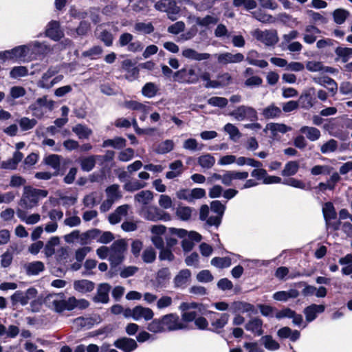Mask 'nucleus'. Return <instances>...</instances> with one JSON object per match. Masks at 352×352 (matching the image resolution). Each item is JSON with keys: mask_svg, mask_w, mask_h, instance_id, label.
<instances>
[{"mask_svg": "<svg viewBox=\"0 0 352 352\" xmlns=\"http://www.w3.org/2000/svg\"><path fill=\"white\" fill-rule=\"evenodd\" d=\"M45 303L50 309L57 313L66 310L72 311L75 308L84 309L89 305L85 299L78 300L74 296L65 299V295L62 293L49 294L45 299Z\"/></svg>", "mask_w": 352, "mask_h": 352, "instance_id": "f257e3e1", "label": "nucleus"}, {"mask_svg": "<svg viewBox=\"0 0 352 352\" xmlns=\"http://www.w3.org/2000/svg\"><path fill=\"white\" fill-rule=\"evenodd\" d=\"M48 195L45 190L36 189L31 186H25L19 205L25 209H32L36 207L39 201Z\"/></svg>", "mask_w": 352, "mask_h": 352, "instance_id": "f03ea898", "label": "nucleus"}, {"mask_svg": "<svg viewBox=\"0 0 352 352\" xmlns=\"http://www.w3.org/2000/svg\"><path fill=\"white\" fill-rule=\"evenodd\" d=\"M197 69H199L198 65L192 64L178 70L174 73V80L188 84L197 82L199 79V75L196 71Z\"/></svg>", "mask_w": 352, "mask_h": 352, "instance_id": "7ed1b4c3", "label": "nucleus"}, {"mask_svg": "<svg viewBox=\"0 0 352 352\" xmlns=\"http://www.w3.org/2000/svg\"><path fill=\"white\" fill-rule=\"evenodd\" d=\"M127 244L124 239L115 241L110 246V258L109 261L112 267L120 265L124 259Z\"/></svg>", "mask_w": 352, "mask_h": 352, "instance_id": "20e7f679", "label": "nucleus"}, {"mask_svg": "<svg viewBox=\"0 0 352 352\" xmlns=\"http://www.w3.org/2000/svg\"><path fill=\"white\" fill-rule=\"evenodd\" d=\"M59 71L60 67L58 66H51L49 67L47 72L42 75L41 79L37 82V86L42 89H49L52 88L63 78V75H58L52 78L54 76L57 74Z\"/></svg>", "mask_w": 352, "mask_h": 352, "instance_id": "39448f33", "label": "nucleus"}, {"mask_svg": "<svg viewBox=\"0 0 352 352\" xmlns=\"http://www.w3.org/2000/svg\"><path fill=\"white\" fill-rule=\"evenodd\" d=\"M142 217L151 221H168L171 219L170 215L159 209L156 206H144L141 210Z\"/></svg>", "mask_w": 352, "mask_h": 352, "instance_id": "423d86ee", "label": "nucleus"}, {"mask_svg": "<svg viewBox=\"0 0 352 352\" xmlns=\"http://www.w3.org/2000/svg\"><path fill=\"white\" fill-rule=\"evenodd\" d=\"M252 35L257 41L268 47L275 45L278 41V34L275 30H266L263 31L256 29L252 32Z\"/></svg>", "mask_w": 352, "mask_h": 352, "instance_id": "0eeeda50", "label": "nucleus"}, {"mask_svg": "<svg viewBox=\"0 0 352 352\" xmlns=\"http://www.w3.org/2000/svg\"><path fill=\"white\" fill-rule=\"evenodd\" d=\"M38 292L34 287H30L26 291H16L10 297V300L13 305L18 303L22 306L28 305L30 300L36 298Z\"/></svg>", "mask_w": 352, "mask_h": 352, "instance_id": "6e6552de", "label": "nucleus"}, {"mask_svg": "<svg viewBox=\"0 0 352 352\" xmlns=\"http://www.w3.org/2000/svg\"><path fill=\"white\" fill-rule=\"evenodd\" d=\"M230 116H233L238 121L248 120L254 122L258 120L256 111L253 107L245 105L238 107L230 113Z\"/></svg>", "mask_w": 352, "mask_h": 352, "instance_id": "1a4fd4ad", "label": "nucleus"}, {"mask_svg": "<svg viewBox=\"0 0 352 352\" xmlns=\"http://www.w3.org/2000/svg\"><path fill=\"white\" fill-rule=\"evenodd\" d=\"M25 146V142H19L15 144L16 151L14 153L12 157L8 160L3 161L1 164V168L3 169L15 170L18 164L21 162L23 158V154L20 150Z\"/></svg>", "mask_w": 352, "mask_h": 352, "instance_id": "9d476101", "label": "nucleus"}, {"mask_svg": "<svg viewBox=\"0 0 352 352\" xmlns=\"http://www.w3.org/2000/svg\"><path fill=\"white\" fill-rule=\"evenodd\" d=\"M161 318L165 331H176L186 328V325L182 322L177 314H166L163 316Z\"/></svg>", "mask_w": 352, "mask_h": 352, "instance_id": "9b49d317", "label": "nucleus"}, {"mask_svg": "<svg viewBox=\"0 0 352 352\" xmlns=\"http://www.w3.org/2000/svg\"><path fill=\"white\" fill-rule=\"evenodd\" d=\"M322 212L326 221L327 228H332L334 230H337L340 228V222L331 223V220L336 218V212L334 206L331 202H327L322 207Z\"/></svg>", "mask_w": 352, "mask_h": 352, "instance_id": "f8f14e48", "label": "nucleus"}, {"mask_svg": "<svg viewBox=\"0 0 352 352\" xmlns=\"http://www.w3.org/2000/svg\"><path fill=\"white\" fill-rule=\"evenodd\" d=\"M28 54L36 56L45 55L51 52L50 46L46 42L32 41L26 45Z\"/></svg>", "mask_w": 352, "mask_h": 352, "instance_id": "ddd939ff", "label": "nucleus"}, {"mask_svg": "<svg viewBox=\"0 0 352 352\" xmlns=\"http://www.w3.org/2000/svg\"><path fill=\"white\" fill-rule=\"evenodd\" d=\"M45 35L55 41H58L63 38L64 33L60 28L59 22L57 21H50L46 27Z\"/></svg>", "mask_w": 352, "mask_h": 352, "instance_id": "4468645a", "label": "nucleus"}, {"mask_svg": "<svg viewBox=\"0 0 352 352\" xmlns=\"http://www.w3.org/2000/svg\"><path fill=\"white\" fill-rule=\"evenodd\" d=\"M292 127L287 126L283 123H268L264 129V132L270 131V138L276 139L279 133L285 134L292 131Z\"/></svg>", "mask_w": 352, "mask_h": 352, "instance_id": "2eb2a0df", "label": "nucleus"}, {"mask_svg": "<svg viewBox=\"0 0 352 352\" xmlns=\"http://www.w3.org/2000/svg\"><path fill=\"white\" fill-rule=\"evenodd\" d=\"M243 60L244 56L241 53L232 54L230 52H224L217 55V61L221 65L239 63Z\"/></svg>", "mask_w": 352, "mask_h": 352, "instance_id": "dca6fc26", "label": "nucleus"}, {"mask_svg": "<svg viewBox=\"0 0 352 352\" xmlns=\"http://www.w3.org/2000/svg\"><path fill=\"white\" fill-rule=\"evenodd\" d=\"M231 309L235 314H248L249 316L256 314L254 306L245 302L236 301L231 305Z\"/></svg>", "mask_w": 352, "mask_h": 352, "instance_id": "f3484780", "label": "nucleus"}, {"mask_svg": "<svg viewBox=\"0 0 352 352\" xmlns=\"http://www.w3.org/2000/svg\"><path fill=\"white\" fill-rule=\"evenodd\" d=\"M182 55L189 60L201 61L208 60L210 58L208 53H199L197 50L192 48H185L182 50Z\"/></svg>", "mask_w": 352, "mask_h": 352, "instance_id": "a211bd4d", "label": "nucleus"}, {"mask_svg": "<svg viewBox=\"0 0 352 352\" xmlns=\"http://www.w3.org/2000/svg\"><path fill=\"white\" fill-rule=\"evenodd\" d=\"M169 231L172 234L177 235L180 238L186 237L188 239H190L192 242H199L201 240V236L199 233L194 231L188 232L184 229H179L175 228H169Z\"/></svg>", "mask_w": 352, "mask_h": 352, "instance_id": "6ab92c4d", "label": "nucleus"}, {"mask_svg": "<svg viewBox=\"0 0 352 352\" xmlns=\"http://www.w3.org/2000/svg\"><path fill=\"white\" fill-rule=\"evenodd\" d=\"M154 313L153 310L148 307H144L140 305L135 307L134 320L140 321L144 320L148 321L153 318Z\"/></svg>", "mask_w": 352, "mask_h": 352, "instance_id": "aec40b11", "label": "nucleus"}, {"mask_svg": "<svg viewBox=\"0 0 352 352\" xmlns=\"http://www.w3.org/2000/svg\"><path fill=\"white\" fill-rule=\"evenodd\" d=\"M114 344L124 352H131L138 347L135 340L129 338L118 339L115 342Z\"/></svg>", "mask_w": 352, "mask_h": 352, "instance_id": "412c9836", "label": "nucleus"}, {"mask_svg": "<svg viewBox=\"0 0 352 352\" xmlns=\"http://www.w3.org/2000/svg\"><path fill=\"white\" fill-rule=\"evenodd\" d=\"M324 309L325 307L322 305L312 304L307 307L304 309L306 320L308 322H312L316 318L317 314L322 313L324 311Z\"/></svg>", "mask_w": 352, "mask_h": 352, "instance_id": "4be33fe9", "label": "nucleus"}, {"mask_svg": "<svg viewBox=\"0 0 352 352\" xmlns=\"http://www.w3.org/2000/svg\"><path fill=\"white\" fill-rule=\"evenodd\" d=\"M111 286L107 283L100 284L97 290V294L94 298V300L96 302L107 303L109 301V293Z\"/></svg>", "mask_w": 352, "mask_h": 352, "instance_id": "5701e85b", "label": "nucleus"}, {"mask_svg": "<svg viewBox=\"0 0 352 352\" xmlns=\"http://www.w3.org/2000/svg\"><path fill=\"white\" fill-rule=\"evenodd\" d=\"M7 54H11L12 61H25L27 60L28 52L25 45L16 47L10 50V52H8Z\"/></svg>", "mask_w": 352, "mask_h": 352, "instance_id": "b1692460", "label": "nucleus"}, {"mask_svg": "<svg viewBox=\"0 0 352 352\" xmlns=\"http://www.w3.org/2000/svg\"><path fill=\"white\" fill-rule=\"evenodd\" d=\"M247 331L252 332L256 336H261L263 333V322L258 318L250 320L245 326Z\"/></svg>", "mask_w": 352, "mask_h": 352, "instance_id": "393cba45", "label": "nucleus"}, {"mask_svg": "<svg viewBox=\"0 0 352 352\" xmlns=\"http://www.w3.org/2000/svg\"><path fill=\"white\" fill-rule=\"evenodd\" d=\"M217 318L211 322L212 331L219 333V330L223 329L228 322L230 315L228 314L216 313Z\"/></svg>", "mask_w": 352, "mask_h": 352, "instance_id": "a878e982", "label": "nucleus"}, {"mask_svg": "<svg viewBox=\"0 0 352 352\" xmlns=\"http://www.w3.org/2000/svg\"><path fill=\"white\" fill-rule=\"evenodd\" d=\"M72 130L80 140H88L93 133L89 127L82 124L74 126Z\"/></svg>", "mask_w": 352, "mask_h": 352, "instance_id": "bb28decb", "label": "nucleus"}, {"mask_svg": "<svg viewBox=\"0 0 352 352\" xmlns=\"http://www.w3.org/2000/svg\"><path fill=\"white\" fill-rule=\"evenodd\" d=\"M314 89H310L308 92L302 94L299 98V102L301 103L302 107L305 109L311 108L316 102V98H314Z\"/></svg>", "mask_w": 352, "mask_h": 352, "instance_id": "cd10ccee", "label": "nucleus"}, {"mask_svg": "<svg viewBox=\"0 0 352 352\" xmlns=\"http://www.w3.org/2000/svg\"><path fill=\"white\" fill-rule=\"evenodd\" d=\"M100 158V155H91L81 157L78 162L83 171L89 172L94 168L96 160Z\"/></svg>", "mask_w": 352, "mask_h": 352, "instance_id": "c85d7f7f", "label": "nucleus"}, {"mask_svg": "<svg viewBox=\"0 0 352 352\" xmlns=\"http://www.w3.org/2000/svg\"><path fill=\"white\" fill-rule=\"evenodd\" d=\"M320 33V30L314 25H309L305 28V34L303 40L306 43L312 44L316 41V34Z\"/></svg>", "mask_w": 352, "mask_h": 352, "instance_id": "c756f323", "label": "nucleus"}, {"mask_svg": "<svg viewBox=\"0 0 352 352\" xmlns=\"http://www.w3.org/2000/svg\"><path fill=\"white\" fill-rule=\"evenodd\" d=\"M299 292L294 289H292L289 291H280L273 294V298L276 300L278 301H287L289 298H296L298 296Z\"/></svg>", "mask_w": 352, "mask_h": 352, "instance_id": "7c9ffc66", "label": "nucleus"}, {"mask_svg": "<svg viewBox=\"0 0 352 352\" xmlns=\"http://www.w3.org/2000/svg\"><path fill=\"white\" fill-rule=\"evenodd\" d=\"M258 53L255 50H251L248 53L246 60L250 65L257 66L260 68H265L268 63L265 60H258Z\"/></svg>", "mask_w": 352, "mask_h": 352, "instance_id": "2f4dec72", "label": "nucleus"}, {"mask_svg": "<svg viewBox=\"0 0 352 352\" xmlns=\"http://www.w3.org/2000/svg\"><path fill=\"white\" fill-rule=\"evenodd\" d=\"M190 277L189 270H182L174 278L175 286L177 287H184L186 286Z\"/></svg>", "mask_w": 352, "mask_h": 352, "instance_id": "473e14b6", "label": "nucleus"}, {"mask_svg": "<svg viewBox=\"0 0 352 352\" xmlns=\"http://www.w3.org/2000/svg\"><path fill=\"white\" fill-rule=\"evenodd\" d=\"M281 114V109L274 104L266 107L262 111V115L265 119H275L279 118Z\"/></svg>", "mask_w": 352, "mask_h": 352, "instance_id": "72a5a7b5", "label": "nucleus"}, {"mask_svg": "<svg viewBox=\"0 0 352 352\" xmlns=\"http://www.w3.org/2000/svg\"><path fill=\"white\" fill-rule=\"evenodd\" d=\"M300 132L306 135V138L311 142L318 140L320 135V131L316 127L304 126L300 129Z\"/></svg>", "mask_w": 352, "mask_h": 352, "instance_id": "f704fd0d", "label": "nucleus"}, {"mask_svg": "<svg viewBox=\"0 0 352 352\" xmlns=\"http://www.w3.org/2000/svg\"><path fill=\"white\" fill-rule=\"evenodd\" d=\"M183 163L180 160H176L169 165L170 171H168L166 174V177L168 179H171L179 177L182 173Z\"/></svg>", "mask_w": 352, "mask_h": 352, "instance_id": "c9c22d12", "label": "nucleus"}, {"mask_svg": "<svg viewBox=\"0 0 352 352\" xmlns=\"http://www.w3.org/2000/svg\"><path fill=\"white\" fill-rule=\"evenodd\" d=\"M153 199V192L148 190H142L134 196V200L142 205H148Z\"/></svg>", "mask_w": 352, "mask_h": 352, "instance_id": "e433bc0d", "label": "nucleus"}, {"mask_svg": "<svg viewBox=\"0 0 352 352\" xmlns=\"http://www.w3.org/2000/svg\"><path fill=\"white\" fill-rule=\"evenodd\" d=\"M74 287L80 293H87L94 289V284L88 280H80L74 282Z\"/></svg>", "mask_w": 352, "mask_h": 352, "instance_id": "4c0bfd02", "label": "nucleus"}, {"mask_svg": "<svg viewBox=\"0 0 352 352\" xmlns=\"http://www.w3.org/2000/svg\"><path fill=\"white\" fill-rule=\"evenodd\" d=\"M44 264L41 261H34L25 265L28 275H37L44 270Z\"/></svg>", "mask_w": 352, "mask_h": 352, "instance_id": "58836bf2", "label": "nucleus"}, {"mask_svg": "<svg viewBox=\"0 0 352 352\" xmlns=\"http://www.w3.org/2000/svg\"><path fill=\"white\" fill-rule=\"evenodd\" d=\"M192 211L193 209L189 206H178L175 214L179 219L186 221L190 219Z\"/></svg>", "mask_w": 352, "mask_h": 352, "instance_id": "ea45409f", "label": "nucleus"}, {"mask_svg": "<svg viewBox=\"0 0 352 352\" xmlns=\"http://www.w3.org/2000/svg\"><path fill=\"white\" fill-rule=\"evenodd\" d=\"M107 199L115 202L122 197L120 186L118 184H113L106 188Z\"/></svg>", "mask_w": 352, "mask_h": 352, "instance_id": "a19ab883", "label": "nucleus"}, {"mask_svg": "<svg viewBox=\"0 0 352 352\" xmlns=\"http://www.w3.org/2000/svg\"><path fill=\"white\" fill-rule=\"evenodd\" d=\"M123 107L126 109L140 111L142 113H147L149 111V107L146 105L135 100H126L123 103Z\"/></svg>", "mask_w": 352, "mask_h": 352, "instance_id": "79ce46f5", "label": "nucleus"}, {"mask_svg": "<svg viewBox=\"0 0 352 352\" xmlns=\"http://www.w3.org/2000/svg\"><path fill=\"white\" fill-rule=\"evenodd\" d=\"M197 162L203 168L210 169L215 164V158L210 154H205L198 157Z\"/></svg>", "mask_w": 352, "mask_h": 352, "instance_id": "37998d69", "label": "nucleus"}, {"mask_svg": "<svg viewBox=\"0 0 352 352\" xmlns=\"http://www.w3.org/2000/svg\"><path fill=\"white\" fill-rule=\"evenodd\" d=\"M299 169V164L296 161H290L287 162L282 170V175L289 177L294 175Z\"/></svg>", "mask_w": 352, "mask_h": 352, "instance_id": "c03bdc74", "label": "nucleus"}, {"mask_svg": "<svg viewBox=\"0 0 352 352\" xmlns=\"http://www.w3.org/2000/svg\"><path fill=\"white\" fill-rule=\"evenodd\" d=\"M134 30L138 33L148 34L154 31V27L151 22H137L134 25Z\"/></svg>", "mask_w": 352, "mask_h": 352, "instance_id": "a18cd8bd", "label": "nucleus"}, {"mask_svg": "<svg viewBox=\"0 0 352 352\" xmlns=\"http://www.w3.org/2000/svg\"><path fill=\"white\" fill-rule=\"evenodd\" d=\"M60 243V239L58 236H53L45 244L44 248V252L46 256L50 257L55 252L54 247L58 245Z\"/></svg>", "mask_w": 352, "mask_h": 352, "instance_id": "49530a36", "label": "nucleus"}, {"mask_svg": "<svg viewBox=\"0 0 352 352\" xmlns=\"http://www.w3.org/2000/svg\"><path fill=\"white\" fill-rule=\"evenodd\" d=\"M147 329L154 333L164 332V328L162 318H155L148 324Z\"/></svg>", "mask_w": 352, "mask_h": 352, "instance_id": "de8ad7c7", "label": "nucleus"}, {"mask_svg": "<svg viewBox=\"0 0 352 352\" xmlns=\"http://www.w3.org/2000/svg\"><path fill=\"white\" fill-rule=\"evenodd\" d=\"M336 54L342 62L346 63L352 56V48L338 47L335 50Z\"/></svg>", "mask_w": 352, "mask_h": 352, "instance_id": "09e8293b", "label": "nucleus"}, {"mask_svg": "<svg viewBox=\"0 0 352 352\" xmlns=\"http://www.w3.org/2000/svg\"><path fill=\"white\" fill-rule=\"evenodd\" d=\"M94 320L88 317H78L74 320V324L78 328H91L94 324Z\"/></svg>", "mask_w": 352, "mask_h": 352, "instance_id": "8fccbe9b", "label": "nucleus"}, {"mask_svg": "<svg viewBox=\"0 0 352 352\" xmlns=\"http://www.w3.org/2000/svg\"><path fill=\"white\" fill-rule=\"evenodd\" d=\"M261 341L265 348L270 351H276L280 347V344L274 340L271 336H263Z\"/></svg>", "mask_w": 352, "mask_h": 352, "instance_id": "3c124183", "label": "nucleus"}, {"mask_svg": "<svg viewBox=\"0 0 352 352\" xmlns=\"http://www.w3.org/2000/svg\"><path fill=\"white\" fill-rule=\"evenodd\" d=\"M349 15V12L342 8L336 9L333 12L334 21L339 25L344 23Z\"/></svg>", "mask_w": 352, "mask_h": 352, "instance_id": "603ef678", "label": "nucleus"}, {"mask_svg": "<svg viewBox=\"0 0 352 352\" xmlns=\"http://www.w3.org/2000/svg\"><path fill=\"white\" fill-rule=\"evenodd\" d=\"M18 123L21 129L25 131L33 129L36 126L37 122L35 119L23 117L19 120Z\"/></svg>", "mask_w": 352, "mask_h": 352, "instance_id": "864d4df0", "label": "nucleus"}, {"mask_svg": "<svg viewBox=\"0 0 352 352\" xmlns=\"http://www.w3.org/2000/svg\"><path fill=\"white\" fill-rule=\"evenodd\" d=\"M223 129L225 132L229 134L230 138L234 141H236L241 136L238 128L231 123L226 124L224 126Z\"/></svg>", "mask_w": 352, "mask_h": 352, "instance_id": "5fc2aeb1", "label": "nucleus"}, {"mask_svg": "<svg viewBox=\"0 0 352 352\" xmlns=\"http://www.w3.org/2000/svg\"><path fill=\"white\" fill-rule=\"evenodd\" d=\"M211 264L218 268H226L231 265L230 257H214L211 260Z\"/></svg>", "mask_w": 352, "mask_h": 352, "instance_id": "6e6d98bb", "label": "nucleus"}, {"mask_svg": "<svg viewBox=\"0 0 352 352\" xmlns=\"http://www.w3.org/2000/svg\"><path fill=\"white\" fill-rule=\"evenodd\" d=\"M218 19L211 15H206L204 17H197L196 19V23L202 27H208L210 25H214L217 23Z\"/></svg>", "mask_w": 352, "mask_h": 352, "instance_id": "4d7b16f0", "label": "nucleus"}, {"mask_svg": "<svg viewBox=\"0 0 352 352\" xmlns=\"http://www.w3.org/2000/svg\"><path fill=\"white\" fill-rule=\"evenodd\" d=\"M157 90L158 89L154 83L147 82L142 87V93L144 96L151 98L157 94Z\"/></svg>", "mask_w": 352, "mask_h": 352, "instance_id": "13d9d810", "label": "nucleus"}, {"mask_svg": "<svg viewBox=\"0 0 352 352\" xmlns=\"http://www.w3.org/2000/svg\"><path fill=\"white\" fill-rule=\"evenodd\" d=\"M174 142L171 140H166L158 144L156 152L160 154H165L173 149Z\"/></svg>", "mask_w": 352, "mask_h": 352, "instance_id": "bf43d9fd", "label": "nucleus"}, {"mask_svg": "<svg viewBox=\"0 0 352 352\" xmlns=\"http://www.w3.org/2000/svg\"><path fill=\"white\" fill-rule=\"evenodd\" d=\"M146 184L138 180L129 181L124 185V189L128 192H134L146 186Z\"/></svg>", "mask_w": 352, "mask_h": 352, "instance_id": "052dcab7", "label": "nucleus"}, {"mask_svg": "<svg viewBox=\"0 0 352 352\" xmlns=\"http://www.w3.org/2000/svg\"><path fill=\"white\" fill-rule=\"evenodd\" d=\"M337 148L338 142L333 139H331L321 146L320 151L324 154H327L334 152Z\"/></svg>", "mask_w": 352, "mask_h": 352, "instance_id": "680f3d73", "label": "nucleus"}, {"mask_svg": "<svg viewBox=\"0 0 352 352\" xmlns=\"http://www.w3.org/2000/svg\"><path fill=\"white\" fill-rule=\"evenodd\" d=\"M28 74L27 67L24 66L14 67L10 72V76L12 78L24 77Z\"/></svg>", "mask_w": 352, "mask_h": 352, "instance_id": "e2e57ef3", "label": "nucleus"}, {"mask_svg": "<svg viewBox=\"0 0 352 352\" xmlns=\"http://www.w3.org/2000/svg\"><path fill=\"white\" fill-rule=\"evenodd\" d=\"M228 100L226 98L214 96L208 100V104L212 107L223 108L228 104Z\"/></svg>", "mask_w": 352, "mask_h": 352, "instance_id": "0e129e2a", "label": "nucleus"}, {"mask_svg": "<svg viewBox=\"0 0 352 352\" xmlns=\"http://www.w3.org/2000/svg\"><path fill=\"white\" fill-rule=\"evenodd\" d=\"M298 35L299 33L296 30H292L289 33L283 34L280 47L285 50L286 47V45L291 43L292 40H294L296 38H298Z\"/></svg>", "mask_w": 352, "mask_h": 352, "instance_id": "69168bd1", "label": "nucleus"}, {"mask_svg": "<svg viewBox=\"0 0 352 352\" xmlns=\"http://www.w3.org/2000/svg\"><path fill=\"white\" fill-rule=\"evenodd\" d=\"M46 164L50 166L55 170H58L60 166V156L58 155H50L45 158Z\"/></svg>", "mask_w": 352, "mask_h": 352, "instance_id": "338daca9", "label": "nucleus"}, {"mask_svg": "<svg viewBox=\"0 0 352 352\" xmlns=\"http://www.w3.org/2000/svg\"><path fill=\"white\" fill-rule=\"evenodd\" d=\"M340 92L348 98H352V83L349 81L342 82L339 87Z\"/></svg>", "mask_w": 352, "mask_h": 352, "instance_id": "774afa93", "label": "nucleus"}]
</instances>
